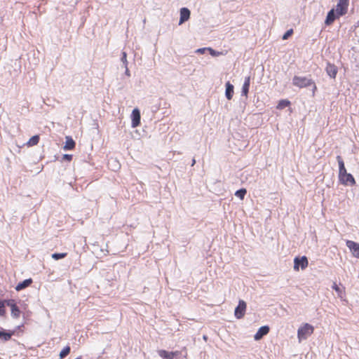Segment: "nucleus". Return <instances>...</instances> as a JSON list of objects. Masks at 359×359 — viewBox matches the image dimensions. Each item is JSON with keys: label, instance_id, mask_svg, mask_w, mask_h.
<instances>
[{"label": "nucleus", "instance_id": "21", "mask_svg": "<svg viewBox=\"0 0 359 359\" xmlns=\"http://www.w3.org/2000/svg\"><path fill=\"white\" fill-rule=\"evenodd\" d=\"M290 102L288 100H280L277 105V109H283L290 106Z\"/></svg>", "mask_w": 359, "mask_h": 359}, {"label": "nucleus", "instance_id": "9", "mask_svg": "<svg viewBox=\"0 0 359 359\" xmlns=\"http://www.w3.org/2000/svg\"><path fill=\"white\" fill-rule=\"evenodd\" d=\"M270 328L268 325H264L260 327L256 334L254 336V339L256 341L262 339L265 335L269 332Z\"/></svg>", "mask_w": 359, "mask_h": 359}, {"label": "nucleus", "instance_id": "26", "mask_svg": "<svg viewBox=\"0 0 359 359\" xmlns=\"http://www.w3.org/2000/svg\"><path fill=\"white\" fill-rule=\"evenodd\" d=\"M5 314V302H4V300L0 299V316H4Z\"/></svg>", "mask_w": 359, "mask_h": 359}, {"label": "nucleus", "instance_id": "13", "mask_svg": "<svg viewBox=\"0 0 359 359\" xmlns=\"http://www.w3.org/2000/svg\"><path fill=\"white\" fill-rule=\"evenodd\" d=\"M158 355L163 359H174L175 356L178 355L177 351H168L165 350H158Z\"/></svg>", "mask_w": 359, "mask_h": 359}, {"label": "nucleus", "instance_id": "22", "mask_svg": "<svg viewBox=\"0 0 359 359\" xmlns=\"http://www.w3.org/2000/svg\"><path fill=\"white\" fill-rule=\"evenodd\" d=\"M247 194V190L245 188H241L235 192V196L243 200Z\"/></svg>", "mask_w": 359, "mask_h": 359}, {"label": "nucleus", "instance_id": "33", "mask_svg": "<svg viewBox=\"0 0 359 359\" xmlns=\"http://www.w3.org/2000/svg\"><path fill=\"white\" fill-rule=\"evenodd\" d=\"M311 86H312V96H314L315 93L317 90V87H316V85L314 81H313V83Z\"/></svg>", "mask_w": 359, "mask_h": 359}, {"label": "nucleus", "instance_id": "32", "mask_svg": "<svg viewBox=\"0 0 359 359\" xmlns=\"http://www.w3.org/2000/svg\"><path fill=\"white\" fill-rule=\"evenodd\" d=\"M206 51H208V48H201L196 50V53L200 54H204Z\"/></svg>", "mask_w": 359, "mask_h": 359}, {"label": "nucleus", "instance_id": "12", "mask_svg": "<svg viewBox=\"0 0 359 359\" xmlns=\"http://www.w3.org/2000/svg\"><path fill=\"white\" fill-rule=\"evenodd\" d=\"M339 180L341 184L346 185V186H347V185L353 186L356 183L353 175L351 173H348V172Z\"/></svg>", "mask_w": 359, "mask_h": 359}, {"label": "nucleus", "instance_id": "7", "mask_svg": "<svg viewBox=\"0 0 359 359\" xmlns=\"http://www.w3.org/2000/svg\"><path fill=\"white\" fill-rule=\"evenodd\" d=\"M341 15H338V12L334 10V8L331 9L330 11H328L325 20V25H332L334 21L341 17Z\"/></svg>", "mask_w": 359, "mask_h": 359}, {"label": "nucleus", "instance_id": "17", "mask_svg": "<svg viewBox=\"0 0 359 359\" xmlns=\"http://www.w3.org/2000/svg\"><path fill=\"white\" fill-rule=\"evenodd\" d=\"M75 141L71 136H66L63 149L65 151L72 150L75 147Z\"/></svg>", "mask_w": 359, "mask_h": 359}, {"label": "nucleus", "instance_id": "4", "mask_svg": "<svg viewBox=\"0 0 359 359\" xmlns=\"http://www.w3.org/2000/svg\"><path fill=\"white\" fill-rule=\"evenodd\" d=\"M246 306L247 305L245 301L239 300L238 304L234 311V315L236 318L241 319L244 316L246 311Z\"/></svg>", "mask_w": 359, "mask_h": 359}, {"label": "nucleus", "instance_id": "16", "mask_svg": "<svg viewBox=\"0 0 359 359\" xmlns=\"http://www.w3.org/2000/svg\"><path fill=\"white\" fill-rule=\"evenodd\" d=\"M33 283V280L29 278L27 279L24 280L22 282H20L15 287L16 291H21L29 286L31 285V284Z\"/></svg>", "mask_w": 359, "mask_h": 359}, {"label": "nucleus", "instance_id": "10", "mask_svg": "<svg viewBox=\"0 0 359 359\" xmlns=\"http://www.w3.org/2000/svg\"><path fill=\"white\" fill-rule=\"evenodd\" d=\"M16 332V330H7L3 328L0 330V339L3 341H7L10 340L13 335Z\"/></svg>", "mask_w": 359, "mask_h": 359}, {"label": "nucleus", "instance_id": "2", "mask_svg": "<svg viewBox=\"0 0 359 359\" xmlns=\"http://www.w3.org/2000/svg\"><path fill=\"white\" fill-rule=\"evenodd\" d=\"M313 332V327L309 323H305L298 329L297 337L299 341H302L307 339Z\"/></svg>", "mask_w": 359, "mask_h": 359}, {"label": "nucleus", "instance_id": "1", "mask_svg": "<svg viewBox=\"0 0 359 359\" xmlns=\"http://www.w3.org/2000/svg\"><path fill=\"white\" fill-rule=\"evenodd\" d=\"M313 83V80L306 76H294L292 84L299 88H307Z\"/></svg>", "mask_w": 359, "mask_h": 359}, {"label": "nucleus", "instance_id": "37", "mask_svg": "<svg viewBox=\"0 0 359 359\" xmlns=\"http://www.w3.org/2000/svg\"><path fill=\"white\" fill-rule=\"evenodd\" d=\"M114 163H116V168H119L120 165L118 163H116L115 161H114Z\"/></svg>", "mask_w": 359, "mask_h": 359}, {"label": "nucleus", "instance_id": "24", "mask_svg": "<svg viewBox=\"0 0 359 359\" xmlns=\"http://www.w3.org/2000/svg\"><path fill=\"white\" fill-rule=\"evenodd\" d=\"M67 255L66 252H55L51 255V257L55 260H59L65 258Z\"/></svg>", "mask_w": 359, "mask_h": 359}, {"label": "nucleus", "instance_id": "14", "mask_svg": "<svg viewBox=\"0 0 359 359\" xmlns=\"http://www.w3.org/2000/svg\"><path fill=\"white\" fill-rule=\"evenodd\" d=\"M337 160L338 165H339V180H340L348 172L345 168L344 162L342 158L340 156H337Z\"/></svg>", "mask_w": 359, "mask_h": 359}, {"label": "nucleus", "instance_id": "3", "mask_svg": "<svg viewBox=\"0 0 359 359\" xmlns=\"http://www.w3.org/2000/svg\"><path fill=\"white\" fill-rule=\"evenodd\" d=\"M308 263V259L306 256L296 257L294 259V269L299 271V268H301L304 270L307 267Z\"/></svg>", "mask_w": 359, "mask_h": 359}, {"label": "nucleus", "instance_id": "6", "mask_svg": "<svg viewBox=\"0 0 359 359\" xmlns=\"http://www.w3.org/2000/svg\"><path fill=\"white\" fill-rule=\"evenodd\" d=\"M131 126L132 128H137L140 124L141 114L140 111L137 108H135L131 113Z\"/></svg>", "mask_w": 359, "mask_h": 359}, {"label": "nucleus", "instance_id": "18", "mask_svg": "<svg viewBox=\"0 0 359 359\" xmlns=\"http://www.w3.org/2000/svg\"><path fill=\"white\" fill-rule=\"evenodd\" d=\"M225 96L227 100H230L233 95L234 87L229 81H227L225 84Z\"/></svg>", "mask_w": 359, "mask_h": 359}, {"label": "nucleus", "instance_id": "15", "mask_svg": "<svg viewBox=\"0 0 359 359\" xmlns=\"http://www.w3.org/2000/svg\"><path fill=\"white\" fill-rule=\"evenodd\" d=\"M325 71L330 78L335 79L338 72V68L334 64L328 62L327 64Z\"/></svg>", "mask_w": 359, "mask_h": 359}, {"label": "nucleus", "instance_id": "38", "mask_svg": "<svg viewBox=\"0 0 359 359\" xmlns=\"http://www.w3.org/2000/svg\"><path fill=\"white\" fill-rule=\"evenodd\" d=\"M203 339L206 340L207 339V337L206 336H203Z\"/></svg>", "mask_w": 359, "mask_h": 359}, {"label": "nucleus", "instance_id": "35", "mask_svg": "<svg viewBox=\"0 0 359 359\" xmlns=\"http://www.w3.org/2000/svg\"><path fill=\"white\" fill-rule=\"evenodd\" d=\"M333 289L335 290L336 291H338L339 290V287L337 285H334L333 286Z\"/></svg>", "mask_w": 359, "mask_h": 359}, {"label": "nucleus", "instance_id": "23", "mask_svg": "<svg viewBox=\"0 0 359 359\" xmlns=\"http://www.w3.org/2000/svg\"><path fill=\"white\" fill-rule=\"evenodd\" d=\"M20 310L19 309V307L16 305L15 306H12V309H11V316L15 318H19L20 315Z\"/></svg>", "mask_w": 359, "mask_h": 359}, {"label": "nucleus", "instance_id": "25", "mask_svg": "<svg viewBox=\"0 0 359 359\" xmlns=\"http://www.w3.org/2000/svg\"><path fill=\"white\" fill-rule=\"evenodd\" d=\"M71 348L69 346H66L64 347L62 351L60 353V358L61 359L65 358L69 353H70Z\"/></svg>", "mask_w": 359, "mask_h": 359}, {"label": "nucleus", "instance_id": "5", "mask_svg": "<svg viewBox=\"0 0 359 359\" xmlns=\"http://www.w3.org/2000/svg\"><path fill=\"white\" fill-rule=\"evenodd\" d=\"M347 248L351 251L352 255L359 259V243L353 241L347 240L346 241Z\"/></svg>", "mask_w": 359, "mask_h": 359}, {"label": "nucleus", "instance_id": "19", "mask_svg": "<svg viewBox=\"0 0 359 359\" xmlns=\"http://www.w3.org/2000/svg\"><path fill=\"white\" fill-rule=\"evenodd\" d=\"M250 85V76H246L242 86L241 95L248 96Z\"/></svg>", "mask_w": 359, "mask_h": 359}, {"label": "nucleus", "instance_id": "30", "mask_svg": "<svg viewBox=\"0 0 359 359\" xmlns=\"http://www.w3.org/2000/svg\"><path fill=\"white\" fill-rule=\"evenodd\" d=\"M208 52L212 57H217L221 54V53L212 49V48H208Z\"/></svg>", "mask_w": 359, "mask_h": 359}, {"label": "nucleus", "instance_id": "27", "mask_svg": "<svg viewBox=\"0 0 359 359\" xmlns=\"http://www.w3.org/2000/svg\"><path fill=\"white\" fill-rule=\"evenodd\" d=\"M293 34V29H290L288 30H287L284 34L282 36V39L283 40H286L292 34Z\"/></svg>", "mask_w": 359, "mask_h": 359}, {"label": "nucleus", "instance_id": "8", "mask_svg": "<svg viewBox=\"0 0 359 359\" xmlns=\"http://www.w3.org/2000/svg\"><path fill=\"white\" fill-rule=\"evenodd\" d=\"M349 0H339L336 11L338 12V15H344L346 13L348 10Z\"/></svg>", "mask_w": 359, "mask_h": 359}, {"label": "nucleus", "instance_id": "28", "mask_svg": "<svg viewBox=\"0 0 359 359\" xmlns=\"http://www.w3.org/2000/svg\"><path fill=\"white\" fill-rule=\"evenodd\" d=\"M121 60L123 62L124 67H126V66L128 65V61H127V54L126 52H122Z\"/></svg>", "mask_w": 359, "mask_h": 359}, {"label": "nucleus", "instance_id": "29", "mask_svg": "<svg viewBox=\"0 0 359 359\" xmlns=\"http://www.w3.org/2000/svg\"><path fill=\"white\" fill-rule=\"evenodd\" d=\"M5 302V305H7L8 306L11 307V309H12V306H16V304L15 303L13 299H8V300H4Z\"/></svg>", "mask_w": 359, "mask_h": 359}, {"label": "nucleus", "instance_id": "36", "mask_svg": "<svg viewBox=\"0 0 359 359\" xmlns=\"http://www.w3.org/2000/svg\"><path fill=\"white\" fill-rule=\"evenodd\" d=\"M195 163H196V159L194 158L192 159L191 165V166H194V165H195Z\"/></svg>", "mask_w": 359, "mask_h": 359}, {"label": "nucleus", "instance_id": "20", "mask_svg": "<svg viewBox=\"0 0 359 359\" xmlns=\"http://www.w3.org/2000/svg\"><path fill=\"white\" fill-rule=\"evenodd\" d=\"M39 139H40L39 135H35L32 136L29 140V141L27 142V144L28 146H30V147L36 145L39 142Z\"/></svg>", "mask_w": 359, "mask_h": 359}, {"label": "nucleus", "instance_id": "34", "mask_svg": "<svg viewBox=\"0 0 359 359\" xmlns=\"http://www.w3.org/2000/svg\"><path fill=\"white\" fill-rule=\"evenodd\" d=\"M126 70H125V74L127 75L128 76H130V71L128 68V65L126 66V67H125Z\"/></svg>", "mask_w": 359, "mask_h": 359}, {"label": "nucleus", "instance_id": "11", "mask_svg": "<svg viewBox=\"0 0 359 359\" xmlns=\"http://www.w3.org/2000/svg\"><path fill=\"white\" fill-rule=\"evenodd\" d=\"M180 15L179 25H182L190 18L191 12L189 8L183 7L180 8Z\"/></svg>", "mask_w": 359, "mask_h": 359}, {"label": "nucleus", "instance_id": "31", "mask_svg": "<svg viewBox=\"0 0 359 359\" xmlns=\"http://www.w3.org/2000/svg\"><path fill=\"white\" fill-rule=\"evenodd\" d=\"M72 155H71V154H64V155L62 156V160H63V161H72Z\"/></svg>", "mask_w": 359, "mask_h": 359}]
</instances>
